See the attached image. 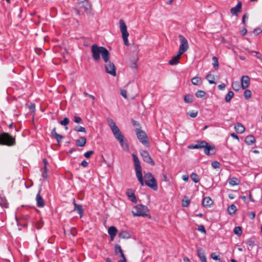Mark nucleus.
<instances>
[{
    "label": "nucleus",
    "mask_w": 262,
    "mask_h": 262,
    "mask_svg": "<svg viewBox=\"0 0 262 262\" xmlns=\"http://www.w3.org/2000/svg\"><path fill=\"white\" fill-rule=\"evenodd\" d=\"M225 87L226 85L224 83H222L218 85V88L220 90H224L225 89Z\"/></svg>",
    "instance_id": "nucleus-61"
},
{
    "label": "nucleus",
    "mask_w": 262,
    "mask_h": 262,
    "mask_svg": "<svg viewBox=\"0 0 262 262\" xmlns=\"http://www.w3.org/2000/svg\"><path fill=\"white\" fill-rule=\"evenodd\" d=\"M70 232L73 236H75L77 234V230L75 228H73L70 229Z\"/></svg>",
    "instance_id": "nucleus-57"
},
{
    "label": "nucleus",
    "mask_w": 262,
    "mask_h": 262,
    "mask_svg": "<svg viewBox=\"0 0 262 262\" xmlns=\"http://www.w3.org/2000/svg\"><path fill=\"white\" fill-rule=\"evenodd\" d=\"M207 142L204 140L196 141L195 144L189 145L188 147L189 149H199L204 148L205 145H206Z\"/></svg>",
    "instance_id": "nucleus-14"
},
{
    "label": "nucleus",
    "mask_w": 262,
    "mask_h": 262,
    "mask_svg": "<svg viewBox=\"0 0 262 262\" xmlns=\"http://www.w3.org/2000/svg\"><path fill=\"white\" fill-rule=\"evenodd\" d=\"M190 202V200L187 197L185 196L184 199L182 200V206L187 207L189 205Z\"/></svg>",
    "instance_id": "nucleus-40"
},
{
    "label": "nucleus",
    "mask_w": 262,
    "mask_h": 262,
    "mask_svg": "<svg viewBox=\"0 0 262 262\" xmlns=\"http://www.w3.org/2000/svg\"><path fill=\"white\" fill-rule=\"evenodd\" d=\"M79 10H77V12L79 14L80 12H88L91 8V6L88 2H82L79 3Z\"/></svg>",
    "instance_id": "nucleus-13"
},
{
    "label": "nucleus",
    "mask_w": 262,
    "mask_h": 262,
    "mask_svg": "<svg viewBox=\"0 0 262 262\" xmlns=\"http://www.w3.org/2000/svg\"><path fill=\"white\" fill-rule=\"evenodd\" d=\"M204 151L207 156L214 155L216 152L215 147L214 145L209 144L207 142L204 147Z\"/></svg>",
    "instance_id": "nucleus-12"
},
{
    "label": "nucleus",
    "mask_w": 262,
    "mask_h": 262,
    "mask_svg": "<svg viewBox=\"0 0 262 262\" xmlns=\"http://www.w3.org/2000/svg\"><path fill=\"white\" fill-rule=\"evenodd\" d=\"M16 144L15 137L8 133L0 134V145L13 146Z\"/></svg>",
    "instance_id": "nucleus-2"
},
{
    "label": "nucleus",
    "mask_w": 262,
    "mask_h": 262,
    "mask_svg": "<svg viewBox=\"0 0 262 262\" xmlns=\"http://www.w3.org/2000/svg\"><path fill=\"white\" fill-rule=\"evenodd\" d=\"M241 84L238 81H234L232 83V87L235 91H238L240 89Z\"/></svg>",
    "instance_id": "nucleus-36"
},
{
    "label": "nucleus",
    "mask_w": 262,
    "mask_h": 262,
    "mask_svg": "<svg viewBox=\"0 0 262 262\" xmlns=\"http://www.w3.org/2000/svg\"><path fill=\"white\" fill-rule=\"evenodd\" d=\"M107 122L110 127L111 128L112 133L115 138L118 141L122 138H124V137L118 127L116 125L114 121L111 118L107 119Z\"/></svg>",
    "instance_id": "nucleus-5"
},
{
    "label": "nucleus",
    "mask_w": 262,
    "mask_h": 262,
    "mask_svg": "<svg viewBox=\"0 0 262 262\" xmlns=\"http://www.w3.org/2000/svg\"><path fill=\"white\" fill-rule=\"evenodd\" d=\"M42 177L44 178H47V168L44 169L42 173Z\"/></svg>",
    "instance_id": "nucleus-62"
},
{
    "label": "nucleus",
    "mask_w": 262,
    "mask_h": 262,
    "mask_svg": "<svg viewBox=\"0 0 262 262\" xmlns=\"http://www.w3.org/2000/svg\"><path fill=\"white\" fill-rule=\"evenodd\" d=\"M190 178L191 180L195 183L199 182L200 181L199 177L196 173H192L190 174Z\"/></svg>",
    "instance_id": "nucleus-37"
},
{
    "label": "nucleus",
    "mask_w": 262,
    "mask_h": 262,
    "mask_svg": "<svg viewBox=\"0 0 262 262\" xmlns=\"http://www.w3.org/2000/svg\"><path fill=\"white\" fill-rule=\"evenodd\" d=\"M246 243L248 246V249L249 250H251L255 245L254 241L252 239H248Z\"/></svg>",
    "instance_id": "nucleus-38"
},
{
    "label": "nucleus",
    "mask_w": 262,
    "mask_h": 262,
    "mask_svg": "<svg viewBox=\"0 0 262 262\" xmlns=\"http://www.w3.org/2000/svg\"><path fill=\"white\" fill-rule=\"evenodd\" d=\"M108 233L113 241L117 233V229L115 227L111 226L108 229Z\"/></svg>",
    "instance_id": "nucleus-25"
},
{
    "label": "nucleus",
    "mask_w": 262,
    "mask_h": 262,
    "mask_svg": "<svg viewBox=\"0 0 262 262\" xmlns=\"http://www.w3.org/2000/svg\"><path fill=\"white\" fill-rule=\"evenodd\" d=\"M242 3L238 2L237 5L231 9L230 12L233 15H237L238 13L241 11Z\"/></svg>",
    "instance_id": "nucleus-19"
},
{
    "label": "nucleus",
    "mask_w": 262,
    "mask_h": 262,
    "mask_svg": "<svg viewBox=\"0 0 262 262\" xmlns=\"http://www.w3.org/2000/svg\"><path fill=\"white\" fill-rule=\"evenodd\" d=\"M118 141H119L121 147L124 150H127L128 149V145L126 141L125 140V138H122L119 140H118Z\"/></svg>",
    "instance_id": "nucleus-29"
},
{
    "label": "nucleus",
    "mask_w": 262,
    "mask_h": 262,
    "mask_svg": "<svg viewBox=\"0 0 262 262\" xmlns=\"http://www.w3.org/2000/svg\"><path fill=\"white\" fill-rule=\"evenodd\" d=\"M74 130L77 132H83L86 133V129L84 127L81 126H76L74 127Z\"/></svg>",
    "instance_id": "nucleus-44"
},
{
    "label": "nucleus",
    "mask_w": 262,
    "mask_h": 262,
    "mask_svg": "<svg viewBox=\"0 0 262 262\" xmlns=\"http://www.w3.org/2000/svg\"><path fill=\"white\" fill-rule=\"evenodd\" d=\"M118 236L121 238L128 239L130 238L131 235L128 232L126 231H122L119 233Z\"/></svg>",
    "instance_id": "nucleus-28"
},
{
    "label": "nucleus",
    "mask_w": 262,
    "mask_h": 262,
    "mask_svg": "<svg viewBox=\"0 0 262 262\" xmlns=\"http://www.w3.org/2000/svg\"><path fill=\"white\" fill-rule=\"evenodd\" d=\"M135 132L139 141L146 147H149V142L146 133L140 128H136Z\"/></svg>",
    "instance_id": "nucleus-7"
},
{
    "label": "nucleus",
    "mask_w": 262,
    "mask_h": 262,
    "mask_svg": "<svg viewBox=\"0 0 262 262\" xmlns=\"http://www.w3.org/2000/svg\"><path fill=\"white\" fill-rule=\"evenodd\" d=\"M198 111H192V112H189L187 113V114L189 115L192 118H195L198 115Z\"/></svg>",
    "instance_id": "nucleus-49"
},
{
    "label": "nucleus",
    "mask_w": 262,
    "mask_h": 262,
    "mask_svg": "<svg viewBox=\"0 0 262 262\" xmlns=\"http://www.w3.org/2000/svg\"><path fill=\"white\" fill-rule=\"evenodd\" d=\"M245 142L249 145H252L255 142V137L252 135H248L246 137Z\"/></svg>",
    "instance_id": "nucleus-27"
},
{
    "label": "nucleus",
    "mask_w": 262,
    "mask_h": 262,
    "mask_svg": "<svg viewBox=\"0 0 262 262\" xmlns=\"http://www.w3.org/2000/svg\"><path fill=\"white\" fill-rule=\"evenodd\" d=\"M0 204L3 207H6V208H7L8 206V203L7 202V201L5 199L2 198H0Z\"/></svg>",
    "instance_id": "nucleus-47"
},
{
    "label": "nucleus",
    "mask_w": 262,
    "mask_h": 262,
    "mask_svg": "<svg viewBox=\"0 0 262 262\" xmlns=\"http://www.w3.org/2000/svg\"><path fill=\"white\" fill-rule=\"evenodd\" d=\"M69 122L70 120L69 118H68L67 117H65L63 118L62 120H61L59 122V123L61 125L67 126L68 124H69Z\"/></svg>",
    "instance_id": "nucleus-45"
},
{
    "label": "nucleus",
    "mask_w": 262,
    "mask_h": 262,
    "mask_svg": "<svg viewBox=\"0 0 262 262\" xmlns=\"http://www.w3.org/2000/svg\"><path fill=\"white\" fill-rule=\"evenodd\" d=\"M149 209L148 207L142 204H139L135 206L132 209V212L135 216H147L151 219V216L148 214Z\"/></svg>",
    "instance_id": "nucleus-3"
},
{
    "label": "nucleus",
    "mask_w": 262,
    "mask_h": 262,
    "mask_svg": "<svg viewBox=\"0 0 262 262\" xmlns=\"http://www.w3.org/2000/svg\"><path fill=\"white\" fill-rule=\"evenodd\" d=\"M234 233L238 236L241 235L242 234V228L239 226L235 227L234 229Z\"/></svg>",
    "instance_id": "nucleus-42"
},
{
    "label": "nucleus",
    "mask_w": 262,
    "mask_h": 262,
    "mask_svg": "<svg viewBox=\"0 0 262 262\" xmlns=\"http://www.w3.org/2000/svg\"><path fill=\"white\" fill-rule=\"evenodd\" d=\"M179 38L181 42L179 47V53L180 54H183L188 49V43L186 38L182 35H179Z\"/></svg>",
    "instance_id": "nucleus-9"
},
{
    "label": "nucleus",
    "mask_w": 262,
    "mask_h": 262,
    "mask_svg": "<svg viewBox=\"0 0 262 262\" xmlns=\"http://www.w3.org/2000/svg\"><path fill=\"white\" fill-rule=\"evenodd\" d=\"M127 195L130 200L134 203H137V199L134 192L131 189H128L126 192Z\"/></svg>",
    "instance_id": "nucleus-26"
},
{
    "label": "nucleus",
    "mask_w": 262,
    "mask_h": 262,
    "mask_svg": "<svg viewBox=\"0 0 262 262\" xmlns=\"http://www.w3.org/2000/svg\"><path fill=\"white\" fill-rule=\"evenodd\" d=\"M120 94L124 98L127 99V92L126 90H121Z\"/></svg>",
    "instance_id": "nucleus-55"
},
{
    "label": "nucleus",
    "mask_w": 262,
    "mask_h": 262,
    "mask_svg": "<svg viewBox=\"0 0 262 262\" xmlns=\"http://www.w3.org/2000/svg\"><path fill=\"white\" fill-rule=\"evenodd\" d=\"M251 92L250 90H245V91L244 92V97L246 99H248L249 98H250L251 97Z\"/></svg>",
    "instance_id": "nucleus-46"
},
{
    "label": "nucleus",
    "mask_w": 262,
    "mask_h": 262,
    "mask_svg": "<svg viewBox=\"0 0 262 262\" xmlns=\"http://www.w3.org/2000/svg\"><path fill=\"white\" fill-rule=\"evenodd\" d=\"M182 54H180L179 52L176 56L172 57L171 59L169 61V64L170 65H176L179 62V59Z\"/></svg>",
    "instance_id": "nucleus-23"
},
{
    "label": "nucleus",
    "mask_w": 262,
    "mask_h": 262,
    "mask_svg": "<svg viewBox=\"0 0 262 262\" xmlns=\"http://www.w3.org/2000/svg\"><path fill=\"white\" fill-rule=\"evenodd\" d=\"M199 230L201 231L202 233H206V230L203 225H201L199 227L198 229Z\"/></svg>",
    "instance_id": "nucleus-58"
},
{
    "label": "nucleus",
    "mask_w": 262,
    "mask_h": 262,
    "mask_svg": "<svg viewBox=\"0 0 262 262\" xmlns=\"http://www.w3.org/2000/svg\"><path fill=\"white\" fill-rule=\"evenodd\" d=\"M248 215L251 220H253L255 218V213L254 212L251 211L248 213Z\"/></svg>",
    "instance_id": "nucleus-54"
},
{
    "label": "nucleus",
    "mask_w": 262,
    "mask_h": 262,
    "mask_svg": "<svg viewBox=\"0 0 262 262\" xmlns=\"http://www.w3.org/2000/svg\"><path fill=\"white\" fill-rule=\"evenodd\" d=\"M118 141H119L121 147L124 150H127L128 149V145L126 141L125 140V138H122L119 140H118Z\"/></svg>",
    "instance_id": "nucleus-30"
},
{
    "label": "nucleus",
    "mask_w": 262,
    "mask_h": 262,
    "mask_svg": "<svg viewBox=\"0 0 262 262\" xmlns=\"http://www.w3.org/2000/svg\"><path fill=\"white\" fill-rule=\"evenodd\" d=\"M122 251V250L121 248V246L119 245H116L115 246V253L116 254H118V253H120Z\"/></svg>",
    "instance_id": "nucleus-48"
},
{
    "label": "nucleus",
    "mask_w": 262,
    "mask_h": 262,
    "mask_svg": "<svg viewBox=\"0 0 262 262\" xmlns=\"http://www.w3.org/2000/svg\"><path fill=\"white\" fill-rule=\"evenodd\" d=\"M233 96H234V93L232 91H230L228 92V93L225 96V101L226 102H230V100H231V99L233 97Z\"/></svg>",
    "instance_id": "nucleus-35"
},
{
    "label": "nucleus",
    "mask_w": 262,
    "mask_h": 262,
    "mask_svg": "<svg viewBox=\"0 0 262 262\" xmlns=\"http://www.w3.org/2000/svg\"><path fill=\"white\" fill-rule=\"evenodd\" d=\"M92 57L95 61H98L100 58V54L105 62H107L110 58L108 51L104 47H98L96 44L91 47Z\"/></svg>",
    "instance_id": "nucleus-1"
},
{
    "label": "nucleus",
    "mask_w": 262,
    "mask_h": 262,
    "mask_svg": "<svg viewBox=\"0 0 262 262\" xmlns=\"http://www.w3.org/2000/svg\"><path fill=\"white\" fill-rule=\"evenodd\" d=\"M234 129L238 134H242L245 130L244 126L241 123H236L234 125Z\"/></svg>",
    "instance_id": "nucleus-22"
},
{
    "label": "nucleus",
    "mask_w": 262,
    "mask_h": 262,
    "mask_svg": "<svg viewBox=\"0 0 262 262\" xmlns=\"http://www.w3.org/2000/svg\"><path fill=\"white\" fill-rule=\"evenodd\" d=\"M132 157L135 164L136 176L141 185L143 186L144 185V182L142 177V168L140 162L136 155L133 154H132Z\"/></svg>",
    "instance_id": "nucleus-4"
},
{
    "label": "nucleus",
    "mask_w": 262,
    "mask_h": 262,
    "mask_svg": "<svg viewBox=\"0 0 262 262\" xmlns=\"http://www.w3.org/2000/svg\"><path fill=\"white\" fill-rule=\"evenodd\" d=\"M262 32V30L260 28H255L253 31V33L255 35H258L259 33H260Z\"/></svg>",
    "instance_id": "nucleus-53"
},
{
    "label": "nucleus",
    "mask_w": 262,
    "mask_h": 262,
    "mask_svg": "<svg viewBox=\"0 0 262 262\" xmlns=\"http://www.w3.org/2000/svg\"><path fill=\"white\" fill-rule=\"evenodd\" d=\"M51 134V136L56 139L58 144H59L61 140L64 138L63 136L57 133L55 127H54L52 129Z\"/></svg>",
    "instance_id": "nucleus-18"
},
{
    "label": "nucleus",
    "mask_w": 262,
    "mask_h": 262,
    "mask_svg": "<svg viewBox=\"0 0 262 262\" xmlns=\"http://www.w3.org/2000/svg\"><path fill=\"white\" fill-rule=\"evenodd\" d=\"M73 121L77 123H80L82 122L81 118L78 116H74Z\"/></svg>",
    "instance_id": "nucleus-52"
},
{
    "label": "nucleus",
    "mask_w": 262,
    "mask_h": 262,
    "mask_svg": "<svg viewBox=\"0 0 262 262\" xmlns=\"http://www.w3.org/2000/svg\"><path fill=\"white\" fill-rule=\"evenodd\" d=\"M73 204L74 206V211H77L80 215V217H81L83 213L82 206L81 205L76 204L75 199L73 200Z\"/></svg>",
    "instance_id": "nucleus-20"
},
{
    "label": "nucleus",
    "mask_w": 262,
    "mask_h": 262,
    "mask_svg": "<svg viewBox=\"0 0 262 262\" xmlns=\"http://www.w3.org/2000/svg\"><path fill=\"white\" fill-rule=\"evenodd\" d=\"M191 82L194 85H199L202 83V79L201 77L195 76L192 78Z\"/></svg>",
    "instance_id": "nucleus-31"
},
{
    "label": "nucleus",
    "mask_w": 262,
    "mask_h": 262,
    "mask_svg": "<svg viewBox=\"0 0 262 262\" xmlns=\"http://www.w3.org/2000/svg\"><path fill=\"white\" fill-rule=\"evenodd\" d=\"M212 59L213 61L212 64L215 70H217L219 67L218 58L216 56H213Z\"/></svg>",
    "instance_id": "nucleus-39"
},
{
    "label": "nucleus",
    "mask_w": 262,
    "mask_h": 262,
    "mask_svg": "<svg viewBox=\"0 0 262 262\" xmlns=\"http://www.w3.org/2000/svg\"><path fill=\"white\" fill-rule=\"evenodd\" d=\"M94 154V151L93 150H89V151H88L86 152H85L84 154V156L86 158H90V157Z\"/></svg>",
    "instance_id": "nucleus-50"
},
{
    "label": "nucleus",
    "mask_w": 262,
    "mask_h": 262,
    "mask_svg": "<svg viewBox=\"0 0 262 262\" xmlns=\"http://www.w3.org/2000/svg\"><path fill=\"white\" fill-rule=\"evenodd\" d=\"M211 258L215 260H220V258L219 257V256L216 255L214 253H212L211 254Z\"/></svg>",
    "instance_id": "nucleus-56"
},
{
    "label": "nucleus",
    "mask_w": 262,
    "mask_h": 262,
    "mask_svg": "<svg viewBox=\"0 0 262 262\" xmlns=\"http://www.w3.org/2000/svg\"><path fill=\"white\" fill-rule=\"evenodd\" d=\"M230 136L232 137L233 138L237 139L239 141V138L238 136L235 134V133H231L230 134Z\"/></svg>",
    "instance_id": "nucleus-64"
},
{
    "label": "nucleus",
    "mask_w": 262,
    "mask_h": 262,
    "mask_svg": "<svg viewBox=\"0 0 262 262\" xmlns=\"http://www.w3.org/2000/svg\"><path fill=\"white\" fill-rule=\"evenodd\" d=\"M80 165L84 167H85L88 165V163L85 160H83L81 163Z\"/></svg>",
    "instance_id": "nucleus-63"
},
{
    "label": "nucleus",
    "mask_w": 262,
    "mask_h": 262,
    "mask_svg": "<svg viewBox=\"0 0 262 262\" xmlns=\"http://www.w3.org/2000/svg\"><path fill=\"white\" fill-rule=\"evenodd\" d=\"M213 202L209 196H206L203 200L202 204L204 207H209L213 205Z\"/></svg>",
    "instance_id": "nucleus-21"
},
{
    "label": "nucleus",
    "mask_w": 262,
    "mask_h": 262,
    "mask_svg": "<svg viewBox=\"0 0 262 262\" xmlns=\"http://www.w3.org/2000/svg\"><path fill=\"white\" fill-rule=\"evenodd\" d=\"M197 255L202 262H207L204 250L201 247L196 249Z\"/></svg>",
    "instance_id": "nucleus-16"
},
{
    "label": "nucleus",
    "mask_w": 262,
    "mask_h": 262,
    "mask_svg": "<svg viewBox=\"0 0 262 262\" xmlns=\"http://www.w3.org/2000/svg\"><path fill=\"white\" fill-rule=\"evenodd\" d=\"M86 142V139L84 137H80L76 141V144L77 146L83 147Z\"/></svg>",
    "instance_id": "nucleus-24"
},
{
    "label": "nucleus",
    "mask_w": 262,
    "mask_h": 262,
    "mask_svg": "<svg viewBox=\"0 0 262 262\" xmlns=\"http://www.w3.org/2000/svg\"><path fill=\"white\" fill-rule=\"evenodd\" d=\"M40 191L41 190L39 189L36 194L35 200L36 201L37 206L39 208H42L45 206V202L42 197L40 195Z\"/></svg>",
    "instance_id": "nucleus-15"
},
{
    "label": "nucleus",
    "mask_w": 262,
    "mask_h": 262,
    "mask_svg": "<svg viewBox=\"0 0 262 262\" xmlns=\"http://www.w3.org/2000/svg\"><path fill=\"white\" fill-rule=\"evenodd\" d=\"M241 87L243 90L247 88L250 84V78L248 76H243L241 78Z\"/></svg>",
    "instance_id": "nucleus-17"
},
{
    "label": "nucleus",
    "mask_w": 262,
    "mask_h": 262,
    "mask_svg": "<svg viewBox=\"0 0 262 262\" xmlns=\"http://www.w3.org/2000/svg\"><path fill=\"white\" fill-rule=\"evenodd\" d=\"M211 166L214 168H219L220 167V164L217 161H213L211 163Z\"/></svg>",
    "instance_id": "nucleus-51"
},
{
    "label": "nucleus",
    "mask_w": 262,
    "mask_h": 262,
    "mask_svg": "<svg viewBox=\"0 0 262 262\" xmlns=\"http://www.w3.org/2000/svg\"><path fill=\"white\" fill-rule=\"evenodd\" d=\"M240 183L239 180L236 178H232L230 179L229 183L231 186L238 185Z\"/></svg>",
    "instance_id": "nucleus-33"
},
{
    "label": "nucleus",
    "mask_w": 262,
    "mask_h": 262,
    "mask_svg": "<svg viewBox=\"0 0 262 262\" xmlns=\"http://www.w3.org/2000/svg\"><path fill=\"white\" fill-rule=\"evenodd\" d=\"M206 79L208 80L210 84H214L216 83L215 81V77L213 75L211 74H208L206 76Z\"/></svg>",
    "instance_id": "nucleus-32"
},
{
    "label": "nucleus",
    "mask_w": 262,
    "mask_h": 262,
    "mask_svg": "<svg viewBox=\"0 0 262 262\" xmlns=\"http://www.w3.org/2000/svg\"><path fill=\"white\" fill-rule=\"evenodd\" d=\"M227 210L229 214L230 215H232L235 212V211L237 210V208L235 205L232 204L228 207Z\"/></svg>",
    "instance_id": "nucleus-34"
},
{
    "label": "nucleus",
    "mask_w": 262,
    "mask_h": 262,
    "mask_svg": "<svg viewBox=\"0 0 262 262\" xmlns=\"http://www.w3.org/2000/svg\"><path fill=\"white\" fill-rule=\"evenodd\" d=\"M83 94L85 96H88L90 98H92V100L94 101L95 100V97L94 96L92 95H90V94H89L87 92H84L83 93Z\"/></svg>",
    "instance_id": "nucleus-60"
},
{
    "label": "nucleus",
    "mask_w": 262,
    "mask_h": 262,
    "mask_svg": "<svg viewBox=\"0 0 262 262\" xmlns=\"http://www.w3.org/2000/svg\"><path fill=\"white\" fill-rule=\"evenodd\" d=\"M106 63L105 66L106 72L114 76H116V69L114 63L109 60Z\"/></svg>",
    "instance_id": "nucleus-10"
},
{
    "label": "nucleus",
    "mask_w": 262,
    "mask_h": 262,
    "mask_svg": "<svg viewBox=\"0 0 262 262\" xmlns=\"http://www.w3.org/2000/svg\"><path fill=\"white\" fill-rule=\"evenodd\" d=\"M248 15L247 14H245L243 15V18H242V22L243 24H245V22H246V19H248Z\"/></svg>",
    "instance_id": "nucleus-59"
},
{
    "label": "nucleus",
    "mask_w": 262,
    "mask_h": 262,
    "mask_svg": "<svg viewBox=\"0 0 262 262\" xmlns=\"http://www.w3.org/2000/svg\"><path fill=\"white\" fill-rule=\"evenodd\" d=\"M206 95L205 92L202 90H199L195 93V96L198 98H202Z\"/></svg>",
    "instance_id": "nucleus-43"
},
{
    "label": "nucleus",
    "mask_w": 262,
    "mask_h": 262,
    "mask_svg": "<svg viewBox=\"0 0 262 262\" xmlns=\"http://www.w3.org/2000/svg\"><path fill=\"white\" fill-rule=\"evenodd\" d=\"M145 178L146 179L145 184L153 190H157L158 189V186L156 180L153 175L149 172L145 175Z\"/></svg>",
    "instance_id": "nucleus-8"
},
{
    "label": "nucleus",
    "mask_w": 262,
    "mask_h": 262,
    "mask_svg": "<svg viewBox=\"0 0 262 262\" xmlns=\"http://www.w3.org/2000/svg\"><path fill=\"white\" fill-rule=\"evenodd\" d=\"M119 24L120 29L122 33V36L124 43L125 46H128L129 42L128 40V37L129 36V33L127 30V26L126 25V24L123 19H120L119 20Z\"/></svg>",
    "instance_id": "nucleus-6"
},
{
    "label": "nucleus",
    "mask_w": 262,
    "mask_h": 262,
    "mask_svg": "<svg viewBox=\"0 0 262 262\" xmlns=\"http://www.w3.org/2000/svg\"><path fill=\"white\" fill-rule=\"evenodd\" d=\"M184 100L186 103H191L193 101V96L191 95H186L184 96Z\"/></svg>",
    "instance_id": "nucleus-41"
},
{
    "label": "nucleus",
    "mask_w": 262,
    "mask_h": 262,
    "mask_svg": "<svg viewBox=\"0 0 262 262\" xmlns=\"http://www.w3.org/2000/svg\"><path fill=\"white\" fill-rule=\"evenodd\" d=\"M140 155L142 156L143 160L146 163L150 164L151 165H155V162L151 158L149 152L145 150H141Z\"/></svg>",
    "instance_id": "nucleus-11"
}]
</instances>
